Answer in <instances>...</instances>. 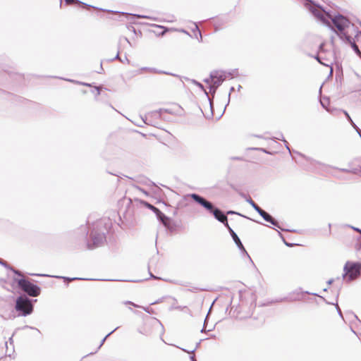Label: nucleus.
<instances>
[{
  "label": "nucleus",
  "mask_w": 361,
  "mask_h": 361,
  "mask_svg": "<svg viewBox=\"0 0 361 361\" xmlns=\"http://www.w3.org/2000/svg\"><path fill=\"white\" fill-rule=\"evenodd\" d=\"M258 214L264 219V221L271 223L272 225L281 228L282 231H285L280 227L276 220H275L269 214L264 211L262 209L258 212Z\"/></svg>",
  "instance_id": "1a4fd4ad"
},
{
  "label": "nucleus",
  "mask_w": 361,
  "mask_h": 361,
  "mask_svg": "<svg viewBox=\"0 0 361 361\" xmlns=\"http://www.w3.org/2000/svg\"><path fill=\"white\" fill-rule=\"evenodd\" d=\"M276 139L283 140V141L286 143V147L287 148V149H288L289 152H290V148H289V147H288V143H287L286 140H284L283 136V135H282V134H281V135H280V136H279L278 137H276Z\"/></svg>",
  "instance_id": "412c9836"
},
{
  "label": "nucleus",
  "mask_w": 361,
  "mask_h": 361,
  "mask_svg": "<svg viewBox=\"0 0 361 361\" xmlns=\"http://www.w3.org/2000/svg\"><path fill=\"white\" fill-rule=\"evenodd\" d=\"M57 278H61L63 279L65 281H71L75 279H79L78 278H68L65 276H56Z\"/></svg>",
  "instance_id": "5701e85b"
},
{
  "label": "nucleus",
  "mask_w": 361,
  "mask_h": 361,
  "mask_svg": "<svg viewBox=\"0 0 361 361\" xmlns=\"http://www.w3.org/2000/svg\"><path fill=\"white\" fill-rule=\"evenodd\" d=\"M190 359L192 361H195V356H194V355H191V356H190Z\"/></svg>",
  "instance_id": "37998d69"
},
{
  "label": "nucleus",
  "mask_w": 361,
  "mask_h": 361,
  "mask_svg": "<svg viewBox=\"0 0 361 361\" xmlns=\"http://www.w3.org/2000/svg\"><path fill=\"white\" fill-rule=\"evenodd\" d=\"M60 5H61V6L62 5V2H61V4H60Z\"/></svg>",
  "instance_id": "e2e57ef3"
},
{
  "label": "nucleus",
  "mask_w": 361,
  "mask_h": 361,
  "mask_svg": "<svg viewBox=\"0 0 361 361\" xmlns=\"http://www.w3.org/2000/svg\"><path fill=\"white\" fill-rule=\"evenodd\" d=\"M189 196H190L196 202L202 205L210 213H212L214 218L219 222L224 224L226 228L229 226L226 215L219 209L215 208L212 202L207 201L204 197L195 193H192Z\"/></svg>",
  "instance_id": "7ed1b4c3"
},
{
  "label": "nucleus",
  "mask_w": 361,
  "mask_h": 361,
  "mask_svg": "<svg viewBox=\"0 0 361 361\" xmlns=\"http://www.w3.org/2000/svg\"><path fill=\"white\" fill-rule=\"evenodd\" d=\"M181 32H182V33H185V34H186L187 35H188V36L191 37L190 34L188 31H186V30H185L182 29V30H181Z\"/></svg>",
  "instance_id": "72a5a7b5"
},
{
  "label": "nucleus",
  "mask_w": 361,
  "mask_h": 361,
  "mask_svg": "<svg viewBox=\"0 0 361 361\" xmlns=\"http://www.w3.org/2000/svg\"><path fill=\"white\" fill-rule=\"evenodd\" d=\"M321 104L322 106L326 109L327 111L330 112L331 114H334V111H337L338 110L337 109H330V108H327L326 106V104L324 102H322L321 101Z\"/></svg>",
  "instance_id": "6ab92c4d"
},
{
  "label": "nucleus",
  "mask_w": 361,
  "mask_h": 361,
  "mask_svg": "<svg viewBox=\"0 0 361 361\" xmlns=\"http://www.w3.org/2000/svg\"><path fill=\"white\" fill-rule=\"evenodd\" d=\"M197 345H198V343H197V345H196L195 348H193V349H192V350H186V349H185V348H181V350H182V351H185V352H187V353H193L195 351V350H196V348H197Z\"/></svg>",
  "instance_id": "4be33fe9"
},
{
  "label": "nucleus",
  "mask_w": 361,
  "mask_h": 361,
  "mask_svg": "<svg viewBox=\"0 0 361 361\" xmlns=\"http://www.w3.org/2000/svg\"><path fill=\"white\" fill-rule=\"evenodd\" d=\"M134 16L137 17V18H142V19H147V18H149L148 16H144V15L135 14Z\"/></svg>",
  "instance_id": "393cba45"
},
{
  "label": "nucleus",
  "mask_w": 361,
  "mask_h": 361,
  "mask_svg": "<svg viewBox=\"0 0 361 361\" xmlns=\"http://www.w3.org/2000/svg\"><path fill=\"white\" fill-rule=\"evenodd\" d=\"M227 229L228 230L233 241L235 242L238 247L240 250L245 252L243 245L242 244L240 238H238V235L235 233V231L230 227V226L227 227Z\"/></svg>",
  "instance_id": "9d476101"
},
{
  "label": "nucleus",
  "mask_w": 361,
  "mask_h": 361,
  "mask_svg": "<svg viewBox=\"0 0 361 361\" xmlns=\"http://www.w3.org/2000/svg\"><path fill=\"white\" fill-rule=\"evenodd\" d=\"M126 61L128 63H129V61H128V58H127V57H126V58H125V59H123V61Z\"/></svg>",
  "instance_id": "603ef678"
},
{
  "label": "nucleus",
  "mask_w": 361,
  "mask_h": 361,
  "mask_svg": "<svg viewBox=\"0 0 361 361\" xmlns=\"http://www.w3.org/2000/svg\"><path fill=\"white\" fill-rule=\"evenodd\" d=\"M150 277L153 279H159L158 277L154 276L152 273H150Z\"/></svg>",
  "instance_id": "a19ab883"
},
{
  "label": "nucleus",
  "mask_w": 361,
  "mask_h": 361,
  "mask_svg": "<svg viewBox=\"0 0 361 361\" xmlns=\"http://www.w3.org/2000/svg\"><path fill=\"white\" fill-rule=\"evenodd\" d=\"M311 12L316 18L324 24L329 25V21L326 18L331 19L333 24L338 30V32H336L338 36L342 40H344V38L350 35L349 32L350 30H353L356 32L357 35L358 33L361 34V32L359 31L353 24H351L348 18L342 15L338 14L332 16L329 13H326V15H324L321 11L315 8H312Z\"/></svg>",
  "instance_id": "f257e3e1"
},
{
  "label": "nucleus",
  "mask_w": 361,
  "mask_h": 361,
  "mask_svg": "<svg viewBox=\"0 0 361 361\" xmlns=\"http://www.w3.org/2000/svg\"><path fill=\"white\" fill-rule=\"evenodd\" d=\"M126 61L128 63H129V61H128V58H127V57H126V58H125V59H123V61Z\"/></svg>",
  "instance_id": "864d4df0"
},
{
  "label": "nucleus",
  "mask_w": 361,
  "mask_h": 361,
  "mask_svg": "<svg viewBox=\"0 0 361 361\" xmlns=\"http://www.w3.org/2000/svg\"><path fill=\"white\" fill-rule=\"evenodd\" d=\"M31 275H34L33 274H31ZM37 276H48V275L46 274H36Z\"/></svg>",
  "instance_id": "79ce46f5"
},
{
  "label": "nucleus",
  "mask_w": 361,
  "mask_h": 361,
  "mask_svg": "<svg viewBox=\"0 0 361 361\" xmlns=\"http://www.w3.org/2000/svg\"><path fill=\"white\" fill-rule=\"evenodd\" d=\"M344 40H345L349 44H350L352 49L357 54V55L360 56H361V51H360L358 46L356 44L355 40L351 37L350 35L344 38Z\"/></svg>",
  "instance_id": "9b49d317"
},
{
  "label": "nucleus",
  "mask_w": 361,
  "mask_h": 361,
  "mask_svg": "<svg viewBox=\"0 0 361 361\" xmlns=\"http://www.w3.org/2000/svg\"><path fill=\"white\" fill-rule=\"evenodd\" d=\"M24 328L35 329V330H37L38 332H39V331L37 329L34 328V327H32V326H27V325H25V326H24Z\"/></svg>",
  "instance_id": "473e14b6"
},
{
  "label": "nucleus",
  "mask_w": 361,
  "mask_h": 361,
  "mask_svg": "<svg viewBox=\"0 0 361 361\" xmlns=\"http://www.w3.org/2000/svg\"><path fill=\"white\" fill-rule=\"evenodd\" d=\"M114 59H119L121 62H123V60H121L119 57V52L117 53V54L116 55V56L112 59V60H114Z\"/></svg>",
  "instance_id": "2f4dec72"
},
{
  "label": "nucleus",
  "mask_w": 361,
  "mask_h": 361,
  "mask_svg": "<svg viewBox=\"0 0 361 361\" xmlns=\"http://www.w3.org/2000/svg\"><path fill=\"white\" fill-rule=\"evenodd\" d=\"M118 329V327H116L115 328L113 331H111L110 333H109L101 341L98 348H100L101 346L104 344V343L105 342L106 339L111 334H113L116 330H117Z\"/></svg>",
  "instance_id": "f3484780"
},
{
  "label": "nucleus",
  "mask_w": 361,
  "mask_h": 361,
  "mask_svg": "<svg viewBox=\"0 0 361 361\" xmlns=\"http://www.w3.org/2000/svg\"><path fill=\"white\" fill-rule=\"evenodd\" d=\"M204 82L207 84H210V83H212V78H211V74L209 75V78H205L204 80Z\"/></svg>",
  "instance_id": "a878e982"
},
{
  "label": "nucleus",
  "mask_w": 361,
  "mask_h": 361,
  "mask_svg": "<svg viewBox=\"0 0 361 361\" xmlns=\"http://www.w3.org/2000/svg\"><path fill=\"white\" fill-rule=\"evenodd\" d=\"M142 120L145 124H149V123L147 121L148 120L147 117H146L145 120L144 118H142Z\"/></svg>",
  "instance_id": "ea45409f"
},
{
  "label": "nucleus",
  "mask_w": 361,
  "mask_h": 361,
  "mask_svg": "<svg viewBox=\"0 0 361 361\" xmlns=\"http://www.w3.org/2000/svg\"><path fill=\"white\" fill-rule=\"evenodd\" d=\"M316 59H317L319 63H321V61H320V59H319V56H316Z\"/></svg>",
  "instance_id": "5fc2aeb1"
},
{
  "label": "nucleus",
  "mask_w": 361,
  "mask_h": 361,
  "mask_svg": "<svg viewBox=\"0 0 361 361\" xmlns=\"http://www.w3.org/2000/svg\"><path fill=\"white\" fill-rule=\"evenodd\" d=\"M192 32L194 35V37L197 38L199 41L202 40V34L196 24H193V27L192 28Z\"/></svg>",
  "instance_id": "ddd939ff"
},
{
  "label": "nucleus",
  "mask_w": 361,
  "mask_h": 361,
  "mask_svg": "<svg viewBox=\"0 0 361 361\" xmlns=\"http://www.w3.org/2000/svg\"><path fill=\"white\" fill-rule=\"evenodd\" d=\"M141 204L145 205L148 209H151L157 216L158 220L166 228L170 233H174L176 231L177 226L173 222L171 219L163 214L158 208L149 204L147 202L142 200Z\"/></svg>",
  "instance_id": "39448f33"
},
{
  "label": "nucleus",
  "mask_w": 361,
  "mask_h": 361,
  "mask_svg": "<svg viewBox=\"0 0 361 361\" xmlns=\"http://www.w3.org/2000/svg\"><path fill=\"white\" fill-rule=\"evenodd\" d=\"M37 300L30 299L26 295H20L16 300L15 310L18 317H26L32 313L34 302Z\"/></svg>",
  "instance_id": "20e7f679"
},
{
  "label": "nucleus",
  "mask_w": 361,
  "mask_h": 361,
  "mask_svg": "<svg viewBox=\"0 0 361 361\" xmlns=\"http://www.w3.org/2000/svg\"><path fill=\"white\" fill-rule=\"evenodd\" d=\"M233 90H234V87H231L230 91H231V92H232V91H233Z\"/></svg>",
  "instance_id": "4d7b16f0"
},
{
  "label": "nucleus",
  "mask_w": 361,
  "mask_h": 361,
  "mask_svg": "<svg viewBox=\"0 0 361 361\" xmlns=\"http://www.w3.org/2000/svg\"><path fill=\"white\" fill-rule=\"evenodd\" d=\"M126 303V304H130V305H133L134 307H138L137 305H135V303H133V302H132L130 301H127Z\"/></svg>",
  "instance_id": "c9c22d12"
},
{
  "label": "nucleus",
  "mask_w": 361,
  "mask_h": 361,
  "mask_svg": "<svg viewBox=\"0 0 361 361\" xmlns=\"http://www.w3.org/2000/svg\"><path fill=\"white\" fill-rule=\"evenodd\" d=\"M112 226L109 219H101L92 224L90 240L87 242V247L93 250L104 245L106 241V234Z\"/></svg>",
  "instance_id": "f03ea898"
},
{
  "label": "nucleus",
  "mask_w": 361,
  "mask_h": 361,
  "mask_svg": "<svg viewBox=\"0 0 361 361\" xmlns=\"http://www.w3.org/2000/svg\"><path fill=\"white\" fill-rule=\"evenodd\" d=\"M103 71V68H102V66L101 65L100 69H99V71H98V73H101L102 72H100V71Z\"/></svg>",
  "instance_id": "49530a36"
},
{
  "label": "nucleus",
  "mask_w": 361,
  "mask_h": 361,
  "mask_svg": "<svg viewBox=\"0 0 361 361\" xmlns=\"http://www.w3.org/2000/svg\"><path fill=\"white\" fill-rule=\"evenodd\" d=\"M343 112L344 113V114H345V116L347 117L348 120L349 121H350L352 119H351V118H350V115L348 114V113L347 111H343Z\"/></svg>",
  "instance_id": "c756f323"
},
{
  "label": "nucleus",
  "mask_w": 361,
  "mask_h": 361,
  "mask_svg": "<svg viewBox=\"0 0 361 361\" xmlns=\"http://www.w3.org/2000/svg\"><path fill=\"white\" fill-rule=\"evenodd\" d=\"M255 149L263 151L265 153H269L266 149L262 148H256Z\"/></svg>",
  "instance_id": "4c0bfd02"
},
{
  "label": "nucleus",
  "mask_w": 361,
  "mask_h": 361,
  "mask_svg": "<svg viewBox=\"0 0 361 361\" xmlns=\"http://www.w3.org/2000/svg\"><path fill=\"white\" fill-rule=\"evenodd\" d=\"M323 48V44H322L320 46H319V49L322 50Z\"/></svg>",
  "instance_id": "6e6d98bb"
},
{
  "label": "nucleus",
  "mask_w": 361,
  "mask_h": 361,
  "mask_svg": "<svg viewBox=\"0 0 361 361\" xmlns=\"http://www.w3.org/2000/svg\"><path fill=\"white\" fill-rule=\"evenodd\" d=\"M196 84H197V85L200 88H201L202 90H203L205 92V93H206L207 96L208 97V94H207V92L204 90V86H203L201 83L197 82H196Z\"/></svg>",
  "instance_id": "c85d7f7f"
},
{
  "label": "nucleus",
  "mask_w": 361,
  "mask_h": 361,
  "mask_svg": "<svg viewBox=\"0 0 361 361\" xmlns=\"http://www.w3.org/2000/svg\"><path fill=\"white\" fill-rule=\"evenodd\" d=\"M149 68L145 67V68H142V70L149 71Z\"/></svg>",
  "instance_id": "3c124183"
},
{
  "label": "nucleus",
  "mask_w": 361,
  "mask_h": 361,
  "mask_svg": "<svg viewBox=\"0 0 361 361\" xmlns=\"http://www.w3.org/2000/svg\"><path fill=\"white\" fill-rule=\"evenodd\" d=\"M18 288L30 297H37L40 295L41 288L37 285L31 283L28 279L22 278L15 279Z\"/></svg>",
  "instance_id": "423d86ee"
},
{
  "label": "nucleus",
  "mask_w": 361,
  "mask_h": 361,
  "mask_svg": "<svg viewBox=\"0 0 361 361\" xmlns=\"http://www.w3.org/2000/svg\"><path fill=\"white\" fill-rule=\"evenodd\" d=\"M228 75H231L230 73H226L223 71H213L211 72V78L212 84L209 85V92L212 94L216 92V89L222 84L226 79Z\"/></svg>",
  "instance_id": "6e6552de"
},
{
  "label": "nucleus",
  "mask_w": 361,
  "mask_h": 361,
  "mask_svg": "<svg viewBox=\"0 0 361 361\" xmlns=\"http://www.w3.org/2000/svg\"><path fill=\"white\" fill-rule=\"evenodd\" d=\"M144 310H145V312H149V308H148V307H147V308L144 307Z\"/></svg>",
  "instance_id": "8fccbe9b"
},
{
  "label": "nucleus",
  "mask_w": 361,
  "mask_h": 361,
  "mask_svg": "<svg viewBox=\"0 0 361 361\" xmlns=\"http://www.w3.org/2000/svg\"><path fill=\"white\" fill-rule=\"evenodd\" d=\"M343 277L350 281L357 279L361 273V264L347 262L343 267Z\"/></svg>",
  "instance_id": "0eeeda50"
},
{
  "label": "nucleus",
  "mask_w": 361,
  "mask_h": 361,
  "mask_svg": "<svg viewBox=\"0 0 361 361\" xmlns=\"http://www.w3.org/2000/svg\"><path fill=\"white\" fill-rule=\"evenodd\" d=\"M0 264H1L2 266H4V267H8V264L6 262L4 261L3 259H1L0 258Z\"/></svg>",
  "instance_id": "cd10ccee"
},
{
  "label": "nucleus",
  "mask_w": 361,
  "mask_h": 361,
  "mask_svg": "<svg viewBox=\"0 0 361 361\" xmlns=\"http://www.w3.org/2000/svg\"><path fill=\"white\" fill-rule=\"evenodd\" d=\"M166 109H159V111H156L154 112H152V114L153 116L156 118H161L163 119H166V117L164 116V114L166 113Z\"/></svg>",
  "instance_id": "4468645a"
},
{
  "label": "nucleus",
  "mask_w": 361,
  "mask_h": 361,
  "mask_svg": "<svg viewBox=\"0 0 361 361\" xmlns=\"http://www.w3.org/2000/svg\"><path fill=\"white\" fill-rule=\"evenodd\" d=\"M124 39L130 44L131 45L130 41L128 40V39L127 37H124Z\"/></svg>",
  "instance_id": "c03bdc74"
},
{
  "label": "nucleus",
  "mask_w": 361,
  "mask_h": 361,
  "mask_svg": "<svg viewBox=\"0 0 361 361\" xmlns=\"http://www.w3.org/2000/svg\"><path fill=\"white\" fill-rule=\"evenodd\" d=\"M149 71H151V72H153V73H164V74H166V75H174V76H176V77H179V75H178L172 74V73H169V72H165V71H158V70H157V69H156V68H149Z\"/></svg>",
  "instance_id": "dca6fc26"
},
{
  "label": "nucleus",
  "mask_w": 361,
  "mask_h": 361,
  "mask_svg": "<svg viewBox=\"0 0 361 361\" xmlns=\"http://www.w3.org/2000/svg\"><path fill=\"white\" fill-rule=\"evenodd\" d=\"M334 305H335V306H336V310H337V312H338V315H339L341 317H342V318H343V314H342V312H341V309H340V308H339V307H338V303H336V304H334Z\"/></svg>",
  "instance_id": "b1692460"
},
{
  "label": "nucleus",
  "mask_w": 361,
  "mask_h": 361,
  "mask_svg": "<svg viewBox=\"0 0 361 361\" xmlns=\"http://www.w3.org/2000/svg\"><path fill=\"white\" fill-rule=\"evenodd\" d=\"M334 282V279H331L327 281L328 285H331Z\"/></svg>",
  "instance_id": "58836bf2"
},
{
  "label": "nucleus",
  "mask_w": 361,
  "mask_h": 361,
  "mask_svg": "<svg viewBox=\"0 0 361 361\" xmlns=\"http://www.w3.org/2000/svg\"><path fill=\"white\" fill-rule=\"evenodd\" d=\"M103 71V68H102V66L101 65L100 69H99V71H98V73H101L102 72H100V71Z\"/></svg>",
  "instance_id": "09e8293b"
},
{
  "label": "nucleus",
  "mask_w": 361,
  "mask_h": 361,
  "mask_svg": "<svg viewBox=\"0 0 361 361\" xmlns=\"http://www.w3.org/2000/svg\"><path fill=\"white\" fill-rule=\"evenodd\" d=\"M85 85H87V86H90V85L87 84V83H85Z\"/></svg>",
  "instance_id": "bf43d9fd"
},
{
  "label": "nucleus",
  "mask_w": 361,
  "mask_h": 361,
  "mask_svg": "<svg viewBox=\"0 0 361 361\" xmlns=\"http://www.w3.org/2000/svg\"><path fill=\"white\" fill-rule=\"evenodd\" d=\"M351 228L361 234V229H360L359 228L351 226Z\"/></svg>",
  "instance_id": "7c9ffc66"
},
{
  "label": "nucleus",
  "mask_w": 361,
  "mask_h": 361,
  "mask_svg": "<svg viewBox=\"0 0 361 361\" xmlns=\"http://www.w3.org/2000/svg\"><path fill=\"white\" fill-rule=\"evenodd\" d=\"M351 331L353 333L356 334L355 331L353 329H351Z\"/></svg>",
  "instance_id": "13d9d810"
},
{
  "label": "nucleus",
  "mask_w": 361,
  "mask_h": 361,
  "mask_svg": "<svg viewBox=\"0 0 361 361\" xmlns=\"http://www.w3.org/2000/svg\"><path fill=\"white\" fill-rule=\"evenodd\" d=\"M240 87H241V86L239 85L238 87V90H240Z\"/></svg>",
  "instance_id": "680f3d73"
},
{
  "label": "nucleus",
  "mask_w": 361,
  "mask_h": 361,
  "mask_svg": "<svg viewBox=\"0 0 361 361\" xmlns=\"http://www.w3.org/2000/svg\"><path fill=\"white\" fill-rule=\"evenodd\" d=\"M103 71V68H102V66L101 65L100 69H99V71H98V73H101L102 72H100V71Z\"/></svg>",
  "instance_id": "de8ad7c7"
},
{
  "label": "nucleus",
  "mask_w": 361,
  "mask_h": 361,
  "mask_svg": "<svg viewBox=\"0 0 361 361\" xmlns=\"http://www.w3.org/2000/svg\"><path fill=\"white\" fill-rule=\"evenodd\" d=\"M65 2L66 4H68V5L77 4L81 5L84 8H94L98 9V8H97V7H94V6H92L87 4L83 3L79 0H65Z\"/></svg>",
  "instance_id": "f8f14e48"
},
{
  "label": "nucleus",
  "mask_w": 361,
  "mask_h": 361,
  "mask_svg": "<svg viewBox=\"0 0 361 361\" xmlns=\"http://www.w3.org/2000/svg\"><path fill=\"white\" fill-rule=\"evenodd\" d=\"M227 214H238V215L241 216V214H240V213H238V212H233V211H228V212H227ZM242 216L245 217V216H243V215H242Z\"/></svg>",
  "instance_id": "bb28decb"
},
{
  "label": "nucleus",
  "mask_w": 361,
  "mask_h": 361,
  "mask_svg": "<svg viewBox=\"0 0 361 361\" xmlns=\"http://www.w3.org/2000/svg\"><path fill=\"white\" fill-rule=\"evenodd\" d=\"M95 89L97 90V95H99L100 94V87H95Z\"/></svg>",
  "instance_id": "f704fd0d"
},
{
  "label": "nucleus",
  "mask_w": 361,
  "mask_h": 361,
  "mask_svg": "<svg viewBox=\"0 0 361 361\" xmlns=\"http://www.w3.org/2000/svg\"><path fill=\"white\" fill-rule=\"evenodd\" d=\"M12 340H13L12 338H10V339H9L10 342H11Z\"/></svg>",
  "instance_id": "052dcab7"
},
{
  "label": "nucleus",
  "mask_w": 361,
  "mask_h": 361,
  "mask_svg": "<svg viewBox=\"0 0 361 361\" xmlns=\"http://www.w3.org/2000/svg\"><path fill=\"white\" fill-rule=\"evenodd\" d=\"M305 293L308 295H313L319 296L317 293H310L308 291H305Z\"/></svg>",
  "instance_id": "e433bc0d"
},
{
  "label": "nucleus",
  "mask_w": 361,
  "mask_h": 361,
  "mask_svg": "<svg viewBox=\"0 0 361 361\" xmlns=\"http://www.w3.org/2000/svg\"><path fill=\"white\" fill-rule=\"evenodd\" d=\"M6 268L8 269H11L15 274L20 276H23L21 271H20L18 269H13V267H10L8 264V267H6Z\"/></svg>",
  "instance_id": "a211bd4d"
},
{
  "label": "nucleus",
  "mask_w": 361,
  "mask_h": 361,
  "mask_svg": "<svg viewBox=\"0 0 361 361\" xmlns=\"http://www.w3.org/2000/svg\"><path fill=\"white\" fill-rule=\"evenodd\" d=\"M208 99H209V104L210 108L212 109V102H211V100L209 99V97H208Z\"/></svg>",
  "instance_id": "a18cd8bd"
},
{
  "label": "nucleus",
  "mask_w": 361,
  "mask_h": 361,
  "mask_svg": "<svg viewBox=\"0 0 361 361\" xmlns=\"http://www.w3.org/2000/svg\"><path fill=\"white\" fill-rule=\"evenodd\" d=\"M247 202L257 213L262 209L251 198L247 199Z\"/></svg>",
  "instance_id": "2eb2a0df"
},
{
  "label": "nucleus",
  "mask_w": 361,
  "mask_h": 361,
  "mask_svg": "<svg viewBox=\"0 0 361 361\" xmlns=\"http://www.w3.org/2000/svg\"><path fill=\"white\" fill-rule=\"evenodd\" d=\"M350 122L352 126L356 130V131L357 132V133L359 134V135L361 137V130H360V129L355 125V123L353 122V120H351Z\"/></svg>",
  "instance_id": "aec40b11"
}]
</instances>
